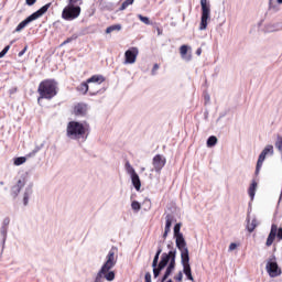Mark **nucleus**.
Listing matches in <instances>:
<instances>
[{"label": "nucleus", "instance_id": "1", "mask_svg": "<svg viewBox=\"0 0 282 282\" xmlns=\"http://www.w3.org/2000/svg\"><path fill=\"white\" fill-rule=\"evenodd\" d=\"M160 254H162L161 260H160ZM175 257H177V251L175 249L169 251V253H166V252L162 253V247L158 248V251L152 261L154 279H158V276H160V272H162L164 270V268H166V265H167V268L165 270V273H164L161 282H165L166 279H169L171 276V274H173V272H175V265H176ZM158 262H159V264H158Z\"/></svg>", "mask_w": 282, "mask_h": 282}, {"label": "nucleus", "instance_id": "2", "mask_svg": "<svg viewBox=\"0 0 282 282\" xmlns=\"http://www.w3.org/2000/svg\"><path fill=\"white\" fill-rule=\"evenodd\" d=\"M118 263V249L112 247L107 257L106 262L102 264L101 269L98 271L94 282H102V278L106 281H113L116 279V272L110 271L116 268Z\"/></svg>", "mask_w": 282, "mask_h": 282}, {"label": "nucleus", "instance_id": "3", "mask_svg": "<svg viewBox=\"0 0 282 282\" xmlns=\"http://www.w3.org/2000/svg\"><path fill=\"white\" fill-rule=\"evenodd\" d=\"M37 102L41 104V100H52L58 94V83L54 79H44L39 84L37 87Z\"/></svg>", "mask_w": 282, "mask_h": 282}, {"label": "nucleus", "instance_id": "4", "mask_svg": "<svg viewBox=\"0 0 282 282\" xmlns=\"http://www.w3.org/2000/svg\"><path fill=\"white\" fill-rule=\"evenodd\" d=\"M66 134L70 140H82L85 142L89 135V126H85L77 121H70L66 128Z\"/></svg>", "mask_w": 282, "mask_h": 282}, {"label": "nucleus", "instance_id": "5", "mask_svg": "<svg viewBox=\"0 0 282 282\" xmlns=\"http://www.w3.org/2000/svg\"><path fill=\"white\" fill-rule=\"evenodd\" d=\"M106 78L102 75H93L89 77L86 82L82 83L77 86L76 90L82 94L83 96L87 95V91H89V96H98V94H105V88L99 90H89V84L96 83L97 85H102L105 83Z\"/></svg>", "mask_w": 282, "mask_h": 282}, {"label": "nucleus", "instance_id": "6", "mask_svg": "<svg viewBox=\"0 0 282 282\" xmlns=\"http://www.w3.org/2000/svg\"><path fill=\"white\" fill-rule=\"evenodd\" d=\"M51 6L52 3H47L43 6L41 9H39L37 11H35L33 14L29 15L25 20H23L18 24V26L15 28V32H21V30L30 25L32 21H36V19H41V17H43V14H45V12L50 10Z\"/></svg>", "mask_w": 282, "mask_h": 282}, {"label": "nucleus", "instance_id": "7", "mask_svg": "<svg viewBox=\"0 0 282 282\" xmlns=\"http://www.w3.org/2000/svg\"><path fill=\"white\" fill-rule=\"evenodd\" d=\"M80 7L67 4L62 11V19L65 21H74V19H78L80 17Z\"/></svg>", "mask_w": 282, "mask_h": 282}, {"label": "nucleus", "instance_id": "8", "mask_svg": "<svg viewBox=\"0 0 282 282\" xmlns=\"http://www.w3.org/2000/svg\"><path fill=\"white\" fill-rule=\"evenodd\" d=\"M202 18L199 30H206L208 28V19H210V3L208 0H200Z\"/></svg>", "mask_w": 282, "mask_h": 282}, {"label": "nucleus", "instance_id": "9", "mask_svg": "<svg viewBox=\"0 0 282 282\" xmlns=\"http://www.w3.org/2000/svg\"><path fill=\"white\" fill-rule=\"evenodd\" d=\"M279 239V241H281L282 239V228L278 227L275 224H273L271 226V231L267 238V242L265 246H268V248H270V246H272V243H274V239Z\"/></svg>", "mask_w": 282, "mask_h": 282}, {"label": "nucleus", "instance_id": "10", "mask_svg": "<svg viewBox=\"0 0 282 282\" xmlns=\"http://www.w3.org/2000/svg\"><path fill=\"white\" fill-rule=\"evenodd\" d=\"M274 155V147L273 145H267L263 151L260 153L256 166V173H259L261 171V166H263V162H265L267 155Z\"/></svg>", "mask_w": 282, "mask_h": 282}, {"label": "nucleus", "instance_id": "11", "mask_svg": "<svg viewBox=\"0 0 282 282\" xmlns=\"http://www.w3.org/2000/svg\"><path fill=\"white\" fill-rule=\"evenodd\" d=\"M138 54H140V51L138 47H130L124 53V64L126 65H133L135 61H138Z\"/></svg>", "mask_w": 282, "mask_h": 282}, {"label": "nucleus", "instance_id": "12", "mask_svg": "<svg viewBox=\"0 0 282 282\" xmlns=\"http://www.w3.org/2000/svg\"><path fill=\"white\" fill-rule=\"evenodd\" d=\"M152 164L154 166V171L156 173H160V171H162V167L166 166V158H164V155H162V154H156L152 159Z\"/></svg>", "mask_w": 282, "mask_h": 282}, {"label": "nucleus", "instance_id": "13", "mask_svg": "<svg viewBox=\"0 0 282 282\" xmlns=\"http://www.w3.org/2000/svg\"><path fill=\"white\" fill-rule=\"evenodd\" d=\"M267 272L272 279L281 276V269L279 268V264L276 262H268Z\"/></svg>", "mask_w": 282, "mask_h": 282}, {"label": "nucleus", "instance_id": "14", "mask_svg": "<svg viewBox=\"0 0 282 282\" xmlns=\"http://www.w3.org/2000/svg\"><path fill=\"white\" fill-rule=\"evenodd\" d=\"M74 113L76 116H86L87 115V104H77L74 106Z\"/></svg>", "mask_w": 282, "mask_h": 282}, {"label": "nucleus", "instance_id": "15", "mask_svg": "<svg viewBox=\"0 0 282 282\" xmlns=\"http://www.w3.org/2000/svg\"><path fill=\"white\" fill-rule=\"evenodd\" d=\"M175 241H176V248L182 251V250H188V247H186V240L184 239V235L183 236H176L174 237Z\"/></svg>", "mask_w": 282, "mask_h": 282}, {"label": "nucleus", "instance_id": "16", "mask_svg": "<svg viewBox=\"0 0 282 282\" xmlns=\"http://www.w3.org/2000/svg\"><path fill=\"white\" fill-rule=\"evenodd\" d=\"M180 54H181V57L183 58V61H192L193 58V55L188 54V45H182L180 47Z\"/></svg>", "mask_w": 282, "mask_h": 282}, {"label": "nucleus", "instance_id": "17", "mask_svg": "<svg viewBox=\"0 0 282 282\" xmlns=\"http://www.w3.org/2000/svg\"><path fill=\"white\" fill-rule=\"evenodd\" d=\"M23 186H25V181L19 180L18 183H17V185L13 186V188H12V191H13V192H12V196H13V197H18L19 194L21 193V188H23Z\"/></svg>", "mask_w": 282, "mask_h": 282}, {"label": "nucleus", "instance_id": "18", "mask_svg": "<svg viewBox=\"0 0 282 282\" xmlns=\"http://www.w3.org/2000/svg\"><path fill=\"white\" fill-rule=\"evenodd\" d=\"M181 263L182 265H191V257L188 256V249L181 251Z\"/></svg>", "mask_w": 282, "mask_h": 282}, {"label": "nucleus", "instance_id": "19", "mask_svg": "<svg viewBox=\"0 0 282 282\" xmlns=\"http://www.w3.org/2000/svg\"><path fill=\"white\" fill-rule=\"evenodd\" d=\"M131 177V182L132 185L134 186L135 191H140V188H142V182L140 181V176L138 174H132Z\"/></svg>", "mask_w": 282, "mask_h": 282}, {"label": "nucleus", "instance_id": "20", "mask_svg": "<svg viewBox=\"0 0 282 282\" xmlns=\"http://www.w3.org/2000/svg\"><path fill=\"white\" fill-rule=\"evenodd\" d=\"M183 272L185 276H187L188 281H195V279L193 278V272L191 270V264L183 265Z\"/></svg>", "mask_w": 282, "mask_h": 282}, {"label": "nucleus", "instance_id": "21", "mask_svg": "<svg viewBox=\"0 0 282 282\" xmlns=\"http://www.w3.org/2000/svg\"><path fill=\"white\" fill-rule=\"evenodd\" d=\"M257 193V182L253 181L248 189V194H249V197H251V199H254V195Z\"/></svg>", "mask_w": 282, "mask_h": 282}, {"label": "nucleus", "instance_id": "22", "mask_svg": "<svg viewBox=\"0 0 282 282\" xmlns=\"http://www.w3.org/2000/svg\"><path fill=\"white\" fill-rule=\"evenodd\" d=\"M171 226H173V215L167 214L165 216V230L171 231Z\"/></svg>", "mask_w": 282, "mask_h": 282}, {"label": "nucleus", "instance_id": "23", "mask_svg": "<svg viewBox=\"0 0 282 282\" xmlns=\"http://www.w3.org/2000/svg\"><path fill=\"white\" fill-rule=\"evenodd\" d=\"M257 226H258V223H257L256 218H253L251 220V223H250V220H248V223H247V230H248V232H254V229L257 228Z\"/></svg>", "mask_w": 282, "mask_h": 282}, {"label": "nucleus", "instance_id": "24", "mask_svg": "<svg viewBox=\"0 0 282 282\" xmlns=\"http://www.w3.org/2000/svg\"><path fill=\"white\" fill-rule=\"evenodd\" d=\"M120 30H122V25L120 24L110 25L106 29V34H111V32H120Z\"/></svg>", "mask_w": 282, "mask_h": 282}, {"label": "nucleus", "instance_id": "25", "mask_svg": "<svg viewBox=\"0 0 282 282\" xmlns=\"http://www.w3.org/2000/svg\"><path fill=\"white\" fill-rule=\"evenodd\" d=\"M25 162H28V158L19 156L14 159L13 164L14 166H21V164H25Z\"/></svg>", "mask_w": 282, "mask_h": 282}, {"label": "nucleus", "instance_id": "26", "mask_svg": "<svg viewBox=\"0 0 282 282\" xmlns=\"http://www.w3.org/2000/svg\"><path fill=\"white\" fill-rule=\"evenodd\" d=\"M217 144V137L212 135L207 139V147L213 148Z\"/></svg>", "mask_w": 282, "mask_h": 282}, {"label": "nucleus", "instance_id": "27", "mask_svg": "<svg viewBox=\"0 0 282 282\" xmlns=\"http://www.w3.org/2000/svg\"><path fill=\"white\" fill-rule=\"evenodd\" d=\"M180 230H182V223H178L174 226V237L183 236V234H181Z\"/></svg>", "mask_w": 282, "mask_h": 282}, {"label": "nucleus", "instance_id": "28", "mask_svg": "<svg viewBox=\"0 0 282 282\" xmlns=\"http://www.w3.org/2000/svg\"><path fill=\"white\" fill-rule=\"evenodd\" d=\"M68 6L80 8V6H83V0H68Z\"/></svg>", "mask_w": 282, "mask_h": 282}, {"label": "nucleus", "instance_id": "29", "mask_svg": "<svg viewBox=\"0 0 282 282\" xmlns=\"http://www.w3.org/2000/svg\"><path fill=\"white\" fill-rule=\"evenodd\" d=\"M134 1L135 0H126V1H123L122 4H121L120 10H127V8H129V6H133Z\"/></svg>", "mask_w": 282, "mask_h": 282}, {"label": "nucleus", "instance_id": "30", "mask_svg": "<svg viewBox=\"0 0 282 282\" xmlns=\"http://www.w3.org/2000/svg\"><path fill=\"white\" fill-rule=\"evenodd\" d=\"M138 19L141 20L142 23H144V25H151V20L142 14L138 15Z\"/></svg>", "mask_w": 282, "mask_h": 282}, {"label": "nucleus", "instance_id": "31", "mask_svg": "<svg viewBox=\"0 0 282 282\" xmlns=\"http://www.w3.org/2000/svg\"><path fill=\"white\" fill-rule=\"evenodd\" d=\"M131 208H132V210H135V213H138V210H140L142 208V205H140V203L138 200H133L131 203Z\"/></svg>", "mask_w": 282, "mask_h": 282}, {"label": "nucleus", "instance_id": "32", "mask_svg": "<svg viewBox=\"0 0 282 282\" xmlns=\"http://www.w3.org/2000/svg\"><path fill=\"white\" fill-rule=\"evenodd\" d=\"M76 39H78V36H76V35H73V36L66 39V40L61 44V47H63L64 45H67V43H72V41H76Z\"/></svg>", "mask_w": 282, "mask_h": 282}, {"label": "nucleus", "instance_id": "33", "mask_svg": "<svg viewBox=\"0 0 282 282\" xmlns=\"http://www.w3.org/2000/svg\"><path fill=\"white\" fill-rule=\"evenodd\" d=\"M8 52H10V45H7V46L0 52V58H3V56H6V54H8Z\"/></svg>", "mask_w": 282, "mask_h": 282}, {"label": "nucleus", "instance_id": "34", "mask_svg": "<svg viewBox=\"0 0 282 282\" xmlns=\"http://www.w3.org/2000/svg\"><path fill=\"white\" fill-rule=\"evenodd\" d=\"M126 171H127L128 175H130V176L138 174L135 172V169H133V166H131V165Z\"/></svg>", "mask_w": 282, "mask_h": 282}, {"label": "nucleus", "instance_id": "35", "mask_svg": "<svg viewBox=\"0 0 282 282\" xmlns=\"http://www.w3.org/2000/svg\"><path fill=\"white\" fill-rule=\"evenodd\" d=\"M182 279H184V274L182 273V271H180V272L174 276V281H182Z\"/></svg>", "mask_w": 282, "mask_h": 282}, {"label": "nucleus", "instance_id": "36", "mask_svg": "<svg viewBox=\"0 0 282 282\" xmlns=\"http://www.w3.org/2000/svg\"><path fill=\"white\" fill-rule=\"evenodd\" d=\"M8 226H10V218H4V219H3V226H2V228L6 230V228H8Z\"/></svg>", "mask_w": 282, "mask_h": 282}, {"label": "nucleus", "instance_id": "37", "mask_svg": "<svg viewBox=\"0 0 282 282\" xmlns=\"http://www.w3.org/2000/svg\"><path fill=\"white\" fill-rule=\"evenodd\" d=\"M158 69H160V65L159 64H154L153 68H152V75L155 76V73L158 72Z\"/></svg>", "mask_w": 282, "mask_h": 282}, {"label": "nucleus", "instance_id": "38", "mask_svg": "<svg viewBox=\"0 0 282 282\" xmlns=\"http://www.w3.org/2000/svg\"><path fill=\"white\" fill-rule=\"evenodd\" d=\"M26 52H28V45H25L24 48H23L21 52H19L18 56L21 57V56H23V54H25Z\"/></svg>", "mask_w": 282, "mask_h": 282}, {"label": "nucleus", "instance_id": "39", "mask_svg": "<svg viewBox=\"0 0 282 282\" xmlns=\"http://www.w3.org/2000/svg\"><path fill=\"white\" fill-rule=\"evenodd\" d=\"M36 153H39V150H33L31 153H29L26 155V158H34V155H36Z\"/></svg>", "mask_w": 282, "mask_h": 282}, {"label": "nucleus", "instance_id": "40", "mask_svg": "<svg viewBox=\"0 0 282 282\" xmlns=\"http://www.w3.org/2000/svg\"><path fill=\"white\" fill-rule=\"evenodd\" d=\"M229 250H230V251L237 250V243L231 242V243L229 245Z\"/></svg>", "mask_w": 282, "mask_h": 282}, {"label": "nucleus", "instance_id": "41", "mask_svg": "<svg viewBox=\"0 0 282 282\" xmlns=\"http://www.w3.org/2000/svg\"><path fill=\"white\" fill-rule=\"evenodd\" d=\"M26 6H34L36 3V0H25Z\"/></svg>", "mask_w": 282, "mask_h": 282}, {"label": "nucleus", "instance_id": "42", "mask_svg": "<svg viewBox=\"0 0 282 282\" xmlns=\"http://www.w3.org/2000/svg\"><path fill=\"white\" fill-rule=\"evenodd\" d=\"M158 36H162L163 30L160 26H156Z\"/></svg>", "mask_w": 282, "mask_h": 282}, {"label": "nucleus", "instance_id": "43", "mask_svg": "<svg viewBox=\"0 0 282 282\" xmlns=\"http://www.w3.org/2000/svg\"><path fill=\"white\" fill-rule=\"evenodd\" d=\"M28 193L24 194V197H23V202H24V206H28Z\"/></svg>", "mask_w": 282, "mask_h": 282}, {"label": "nucleus", "instance_id": "44", "mask_svg": "<svg viewBox=\"0 0 282 282\" xmlns=\"http://www.w3.org/2000/svg\"><path fill=\"white\" fill-rule=\"evenodd\" d=\"M145 282H151V273H145Z\"/></svg>", "mask_w": 282, "mask_h": 282}, {"label": "nucleus", "instance_id": "45", "mask_svg": "<svg viewBox=\"0 0 282 282\" xmlns=\"http://www.w3.org/2000/svg\"><path fill=\"white\" fill-rule=\"evenodd\" d=\"M169 232H171V231H167V229L164 230L163 239H166L169 237Z\"/></svg>", "mask_w": 282, "mask_h": 282}, {"label": "nucleus", "instance_id": "46", "mask_svg": "<svg viewBox=\"0 0 282 282\" xmlns=\"http://www.w3.org/2000/svg\"><path fill=\"white\" fill-rule=\"evenodd\" d=\"M196 54L197 56H202V48H197Z\"/></svg>", "mask_w": 282, "mask_h": 282}, {"label": "nucleus", "instance_id": "47", "mask_svg": "<svg viewBox=\"0 0 282 282\" xmlns=\"http://www.w3.org/2000/svg\"><path fill=\"white\" fill-rule=\"evenodd\" d=\"M129 167H131V163H129V161H128V162H126V171H127Z\"/></svg>", "mask_w": 282, "mask_h": 282}, {"label": "nucleus", "instance_id": "48", "mask_svg": "<svg viewBox=\"0 0 282 282\" xmlns=\"http://www.w3.org/2000/svg\"><path fill=\"white\" fill-rule=\"evenodd\" d=\"M269 8H272V0H270V7Z\"/></svg>", "mask_w": 282, "mask_h": 282}, {"label": "nucleus", "instance_id": "49", "mask_svg": "<svg viewBox=\"0 0 282 282\" xmlns=\"http://www.w3.org/2000/svg\"><path fill=\"white\" fill-rule=\"evenodd\" d=\"M278 1V3H282V0H276Z\"/></svg>", "mask_w": 282, "mask_h": 282}]
</instances>
